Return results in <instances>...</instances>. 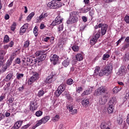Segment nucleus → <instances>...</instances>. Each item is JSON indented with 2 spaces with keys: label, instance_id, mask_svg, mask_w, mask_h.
Segmentation results:
<instances>
[{
  "label": "nucleus",
  "instance_id": "nucleus-45",
  "mask_svg": "<svg viewBox=\"0 0 129 129\" xmlns=\"http://www.w3.org/2000/svg\"><path fill=\"white\" fill-rule=\"evenodd\" d=\"M43 94H45V92L43 90H40L38 92V97H41V96H43Z\"/></svg>",
  "mask_w": 129,
  "mask_h": 129
},
{
  "label": "nucleus",
  "instance_id": "nucleus-2",
  "mask_svg": "<svg viewBox=\"0 0 129 129\" xmlns=\"http://www.w3.org/2000/svg\"><path fill=\"white\" fill-rule=\"evenodd\" d=\"M77 15H78V12L77 11L71 12L70 13V18L67 21V24H68V25H72V24H74V23H77V22H78V17L76 16Z\"/></svg>",
  "mask_w": 129,
  "mask_h": 129
},
{
  "label": "nucleus",
  "instance_id": "nucleus-58",
  "mask_svg": "<svg viewBox=\"0 0 129 129\" xmlns=\"http://www.w3.org/2000/svg\"><path fill=\"white\" fill-rule=\"evenodd\" d=\"M7 53V51L4 50H0V55H2L3 56H5Z\"/></svg>",
  "mask_w": 129,
  "mask_h": 129
},
{
  "label": "nucleus",
  "instance_id": "nucleus-51",
  "mask_svg": "<svg viewBox=\"0 0 129 129\" xmlns=\"http://www.w3.org/2000/svg\"><path fill=\"white\" fill-rule=\"evenodd\" d=\"M124 20L126 23V24H129V16L126 15L124 18Z\"/></svg>",
  "mask_w": 129,
  "mask_h": 129
},
{
  "label": "nucleus",
  "instance_id": "nucleus-11",
  "mask_svg": "<svg viewBox=\"0 0 129 129\" xmlns=\"http://www.w3.org/2000/svg\"><path fill=\"white\" fill-rule=\"evenodd\" d=\"M58 60H59V56L56 54H54L50 58V61L52 63H53V65H56Z\"/></svg>",
  "mask_w": 129,
  "mask_h": 129
},
{
  "label": "nucleus",
  "instance_id": "nucleus-62",
  "mask_svg": "<svg viewBox=\"0 0 129 129\" xmlns=\"http://www.w3.org/2000/svg\"><path fill=\"white\" fill-rule=\"evenodd\" d=\"M124 60L125 61H128L129 60V53H127V55H126V57L124 58Z\"/></svg>",
  "mask_w": 129,
  "mask_h": 129
},
{
  "label": "nucleus",
  "instance_id": "nucleus-27",
  "mask_svg": "<svg viewBox=\"0 0 129 129\" xmlns=\"http://www.w3.org/2000/svg\"><path fill=\"white\" fill-rule=\"evenodd\" d=\"M72 49L74 52H78V51H79V46L76 44H74L72 47Z\"/></svg>",
  "mask_w": 129,
  "mask_h": 129
},
{
  "label": "nucleus",
  "instance_id": "nucleus-36",
  "mask_svg": "<svg viewBox=\"0 0 129 129\" xmlns=\"http://www.w3.org/2000/svg\"><path fill=\"white\" fill-rule=\"evenodd\" d=\"M16 75V78L18 80H21L24 77L23 74L17 73Z\"/></svg>",
  "mask_w": 129,
  "mask_h": 129
},
{
  "label": "nucleus",
  "instance_id": "nucleus-16",
  "mask_svg": "<svg viewBox=\"0 0 129 129\" xmlns=\"http://www.w3.org/2000/svg\"><path fill=\"white\" fill-rule=\"evenodd\" d=\"M22 123L23 122L21 121L16 122L14 125L12 127V129H19Z\"/></svg>",
  "mask_w": 129,
  "mask_h": 129
},
{
  "label": "nucleus",
  "instance_id": "nucleus-64",
  "mask_svg": "<svg viewBox=\"0 0 129 129\" xmlns=\"http://www.w3.org/2000/svg\"><path fill=\"white\" fill-rule=\"evenodd\" d=\"M127 124H126V123H124L123 125V128L124 129H127Z\"/></svg>",
  "mask_w": 129,
  "mask_h": 129
},
{
  "label": "nucleus",
  "instance_id": "nucleus-40",
  "mask_svg": "<svg viewBox=\"0 0 129 129\" xmlns=\"http://www.w3.org/2000/svg\"><path fill=\"white\" fill-rule=\"evenodd\" d=\"M109 57H110L109 54L105 53L103 55L102 60H106L107 59H108V58H109Z\"/></svg>",
  "mask_w": 129,
  "mask_h": 129
},
{
  "label": "nucleus",
  "instance_id": "nucleus-17",
  "mask_svg": "<svg viewBox=\"0 0 129 129\" xmlns=\"http://www.w3.org/2000/svg\"><path fill=\"white\" fill-rule=\"evenodd\" d=\"M70 64V59L68 57L67 59H64L62 62V65L64 67H68V66H69Z\"/></svg>",
  "mask_w": 129,
  "mask_h": 129
},
{
  "label": "nucleus",
  "instance_id": "nucleus-61",
  "mask_svg": "<svg viewBox=\"0 0 129 129\" xmlns=\"http://www.w3.org/2000/svg\"><path fill=\"white\" fill-rule=\"evenodd\" d=\"M82 19L83 21L84 22V23H86V22H87V17H86L85 16H83L82 17Z\"/></svg>",
  "mask_w": 129,
  "mask_h": 129
},
{
  "label": "nucleus",
  "instance_id": "nucleus-56",
  "mask_svg": "<svg viewBox=\"0 0 129 129\" xmlns=\"http://www.w3.org/2000/svg\"><path fill=\"white\" fill-rule=\"evenodd\" d=\"M15 64H21V59L19 57H18L15 60Z\"/></svg>",
  "mask_w": 129,
  "mask_h": 129
},
{
  "label": "nucleus",
  "instance_id": "nucleus-18",
  "mask_svg": "<svg viewBox=\"0 0 129 129\" xmlns=\"http://www.w3.org/2000/svg\"><path fill=\"white\" fill-rule=\"evenodd\" d=\"M119 74L120 75H123V74H125L126 70L125 67L124 66H122L118 70Z\"/></svg>",
  "mask_w": 129,
  "mask_h": 129
},
{
  "label": "nucleus",
  "instance_id": "nucleus-63",
  "mask_svg": "<svg viewBox=\"0 0 129 129\" xmlns=\"http://www.w3.org/2000/svg\"><path fill=\"white\" fill-rule=\"evenodd\" d=\"M8 45L9 46V47H10V48H12V47L14 46V41H11L9 44H8Z\"/></svg>",
  "mask_w": 129,
  "mask_h": 129
},
{
  "label": "nucleus",
  "instance_id": "nucleus-9",
  "mask_svg": "<svg viewBox=\"0 0 129 129\" xmlns=\"http://www.w3.org/2000/svg\"><path fill=\"white\" fill-rule=\"evenodd\" d=\"M55 76L54 74H53V72H51L50 73V75L48 76L45 81L46 83H52V82H53L55 81V78H54Z\"/></svg>",
  "mask_w": 129,
  "mask_h": 129
},
{
  "label": "nucleus",
  "instance_id": "nucleus-49",
  "mask_svg": "<svg viewBox=\"0 0 129 129\" xmlns=\"http://www.w3.org/2000/svg\"><path fill=\"white\" fill-rule=\"evenodd\" d=\"M63 45H64V42L62 41H59L58 43V47L59 48H63Z\"/></svg>",
  "mask_w": 129,
  "mask_h": 129
},
{
  "label": "nucleus",
  "instance_id": "nucleus-53",
  "mask_svg": "<svg viewBox=\"0 0 129 129\" xmlns=\"http://www.w3.org/2000/svg\"><path fill=\"white\" fill-rule=\"evenodd\" d=\"M70 112H71L72 114H77V109H73Z\"/></svg>",
  "mask_w": 129,
  "mask_h": 129
},
{
  "label": "nucleus",
  "instance_id": "nucleus-39",
  "mask_svg": "<svg viewBox=\"0 0 129 129\" xmlns=\"http://www.w3.org/2000/svg\"><path fill=\"white\" fill-rule=\"evenodd\" d=\"M54 94L57 96V97H59L61 94H62V93L60 91H59V89H57L54 92Z\"/></svg>",
  "mask_w": 129,
  "mask_h": 129
},
{
  "label": "nucleus",
  "instance_id": "nucleus-38",
  "mask_svg": "<svg viewBox=\"0 0 129 129\" xmlns=\"http://www.w3.org/2000/svg\"><path fill=\"white\" fill-rule=\"evenodd\" d=\"M100 127L101 129H105V128H106V127H108V126H107V123L102 122V123H101V124L100 125Z\"/></svg>",
  "mask_w": 129,
  "mask_h": 129
},
{
  "label": "nucleus",
  "instance_id": "nucleus-33",
  "mask_svg": "<svg viewBox=\"0 0 129 129\" xmlns=\"http://www.w3.org/2000/svg\"><path fill=\"white\" fill-rule=\"evenodd\" d=\"M99 73H100V67H96L94 71V74L95 75H99Z\"/></svg>",
  "mask_w": 129,
  "mask_h": 129
},
{
  "label": "nucleus",
  "instance_id": "nucleus-30",
  "mask_svg": "<svg viewBox=\"0 0 129 129\" xmlns=\"http://www.w3.org/2000/svg\"><path fill=\"white\" fill-rule=\"evenodd\" d=\"M60 119V116L57 114L55 116L51 118V120L53 121V122H55V121H58Z\"/></svg>",
  "mask_w": 129,
  "mask_h": 129
},
{
  "label": "nucleus",
  "instance_id": "nucleus-12",
  "mask_svg": "<svg viewBox=\"0 0 129 129\" xmlns=\"http://www.w3.org/2000/svg\"><path fill=\"white\" fill-rule=\"evenodd\" d=\"M16 55V53H13L11 55L10 59H8L7 62V67L6 69H7V67H10L11 65H12V63H13V61L14 59H15V56Z\"/></svg>",
  "mask_w": 129,
  "mask_h": 129
},
{
  "label": "nucleus",
  "instance_id": "nucleus-57",
  "mask_svg": "<svg viewBox=\"0 0 129 129\" xmlns=\"http://www.w3.org/2000/svg\"><path fill=\"white\" fill-rule=\"evenodd\" d=\"M83 90V89L82 88V87H79L78 88H77V92H78V93H80L81 91H82Z\"/></svg>",
  "mask_w": 129,
  "mask_h": 129
},
{
  "label": "nucleus",
  "instance_id": "nucleus-41",
  "mask_svg": "<svg viewBox=\"0 0 129 129\" xmlns=\"http://www.w3.org/2000/svg\"><path fill=\"white\" fill-rule=\"evenodd\" d=\"M29 46H30V40H28L24 42V47L28 48Z\"/></svg>",
  "mask_w": 129,
  "mask_h": 129
},
{
  "label": "nucleus",
  "instance_id": "nucleus-22",
  "mask_svg": "<svg viewBox=\"0 0 129 129\" xmlns=\"http://www.w3.org/2000/svg\"><path fill=\"white\" fill-rule=\"evenodd\" d=\"M92 92V89L89 88L88 90L85 91L81 95L82 96H84L85 95H89Z\"/></svg>",
  "mask_w": 129,
  "mask_h": 129
},
{
  "label": "nucleus",
  "instance_id": "nucleus-24",
  "mask_svg": "<svg viewBox=\"0 0 129 129\" xmlns=\"http://www.w3.org/2000/svg\"><path fill=\"white\" fill-rule=\"evenodd\" d=\"M76 58L77 61H82L83 60V55L81 53H78L76 55Z\"/></svg>",
  "mask_w": 129,
  "mask_h": 129
},
{
  "label": "nucleus",
  "instance_id": "nucleus-47",
  "mask_svg": "<svg viewBox=\"0 0 129 129\" xmlns=\"http://www.w3.org/2000/svg\"><path fill=\"white\" fill-rule=\"evenodd\" d=\"M23 64H22V66L23 67H24V68H27V67H28V66H29V63H28V62L25 61V60H23Z\"/></svg>",
  "mask_w": 129,
  "mask_h": 129
},
{
  "label": "nucleus",
  "instance_id": "nucleus-31",
  "mask_svg": "<svg viewBox=\"0 0 129 129\" xmlns=\"http://www.w3.org/2000/svg\"><path fill=\"white\" fill-rule=\"evenodd\" d=\"M39 29H38V27L35 26L33 29V33L34 34V36L35 37H37L38 35H39Z\"/></svg>",
  "mask_w": 129,
  "mask_h": 129
},
{
  "label": "nucleus",
  "instance_id": "nucleus-23",
  "mask_svg": "<svg viewBox=\"0 0 129 129\" xmlns=\"http://www.w3.org/2000/svg\"><path fill=\"white\" fill-rule=\"evenodd\" d=\"M41 74L40 72H32V77H34L36 80H38L39 79V76Z\"/></svg>",
  "mask_w": 129,
  "mask_h": 129
},
{
  "label": "nucleus",
  "instance_id": "nucleus-59",
  "mask_svg": "<svg viewBox=\"0 0 129 129\" xmlns=\"http://www.w3.org/2000/svg\"><path fill=\"white\" fill-rule=\"evenodd\" d=\"M31 126V124L30 123H28L26 125H25L24 126H23L22 127V129H27L28 128V127H29V126Z\"/></svg>",
  "mask_w": 129,
  "mask_h": 129
},
{
  "label": "nucleus",
  "instance_id": "nucleus-46",
  "mask_svg": "<svg viewBox=\"0 0 129 129\" xmlns=\"http://www.w3.org/2000/svg\"><path fill=\"white\" fill-rule=\"evenodd\" d=\"M123 121V120H122V118L120 117L117 118V123H118V124H121Z\"/></svg>",
  "mask_w": 129,
  "mask_h": 129
},
{
  "label": "nucleus",
  "instance_id": "nucleus-43",
  "mask_svg": "<svg viewBox=\"0 0 129 129\" xmlns=\"http://www.w3.org/2000/svg\"><path fill=\"white\" fill-rule=\"evenodd\" d=\"M42 123H43V121L41 119L40 120H37L36 122L35 125H36V126L38 127V126H40V125H41V124H42Z\"/></svg>",
  "mask_w": 129,
  "mask_h": 129
},
{
  "label": "nucleus",
  "instance_id": "nucleus-54",
  "mask_svg": "<svg viewBox=\"0 0 129 129\" xmlns=\"http://www.w3.org/2000/svg\"><path fill=\"white\" fill-rule=\"evenodd\" d=\"M91 10V7H87L86 9H83V12L84 13H87L88 12H89Z\"/></svg>",
  "mask_w": 129,
  "mask_h": 129
},
{
  "label": "nucleus",
  "instance_id": "nucleus-6",
  "mask_svg": "<svg viewBox=\"0 0 129 129\" xmlns=\"http://www.w3.org/2000/svg\"><path fill=\"white\" fill-rule=\"evenodd\" d=\"M106 90H107V89H106L105 87L101 86L95 91L94 95L99 96L101 95L102 93H105Z\"/></svg>",
  "mask_w": 129,
  "mask_h": 129
},
{
  "label": "nucleus",
  "instance_id": "nucleus-4",
  "mask_svg": "<svg viewBox=\"0 0 129 129\" xmlns=\"http://www.w3.org/2000/svg\"><path fill=\"white\" fill-rule=\"evenodd\" d=\"M113 66L111 64H108L106 66L103 70L100 71L99 76H103V75H108L110 72L112 71Z\"/></svg>",
  "mask_w": 129,
  "mask_h": 129
},
{
  "label": "nucleus",
  "instance_id": "nucleus-29",
  "mask_svg": "<svg viewBox=\"0 0 129 129\" xmlns=\"http://www.w3.org/2000/svg\"><path fill=\"white\" fill-rule=\"evenodd\" d=\"M66 88L64 85L61 84L57 88V89L59 90V91H60L61 93L65 90V89Z\"/></svg>",
  "mask_w": 129,
  "mask_h": 129
},
{
  "label": "nucleus",
  "instance_id": "nucleus-15",
  "mask_svg": "<svg viewBox=\"0 0 129 129\" xmlns=\"http://www.w3.org/2000/svg\"><path fill=\"white\" fill-rule=\"evenodd\" d=\"M117 102L116 98L115 97H112L110 98L109 102L108 103V105H112L114 106V105H115Z\"/></svg>",
  "mask_w": 129,
  "mask_h": 129
},
{
  "label": "nucleus",
  "instance_id": "nucleus-19",
  "mask_svg": "<svg viewBox=\"0 0 129 129\" xmlns=\"http://www.w3.org/2000/svg\"><path fill=\"white\" fill-rule=\"evenodd\" d=\"M49 16L48 13H42L41 15L39 17V21H42L44 19H46Z\"/></svg>",
  "mask_w": 129,
  "mask_h": 129
},
{
  "label": "nucleus",
  "instance_id": "nucleus-13",
  "mask_svg": "<svg viewBox=\"0 0 129 129\" xmlns=\"http://www.w3.org/2000/svg\"><path fill=\"white\" fill-rule=\"evenodd\" d=\"M107 101V97L106 96H103V97H101L99 101V103L101 104V105H104L106 103V102Z\"/></svg>",
  "mask_w": 129,
  "mask_h": 129
},
{
  "label": "nucleus",
  "instance_id": "nucleus-42",
  "mask_svg": "<svg viewBox=\"0 0 129 129\" xmlns=\"http://www.w3.org/2000/svg\"><path fill=\"white\" fill-rule=\"evenodd\" d=\"M67 83L68 85H72L74 83V81H73V80L72 79H69L67 80Z\"/></svg>",
  "mask_w": 129,
  "mask_h": 129
},
{
  "label": "nucleus",
  "instance_id": "nucleus-7",
  "mask_svg": "<svg viewBox=\"0 0 129 129\" xmlns=\"http://www.w3.org/2000/svg\"><path fill=\"white\" fill-rule=\"evenodd\" d=\"M101 33V31H100V30L98 31V32L95 35L94 37L90 40L91 45H94L96 42H97V40H98L100 37Z\"/></svg>",
  "mask_w": 129,
  "mask_h": 129
},
{
  "label": "nucleus",
  "instance_id": "nucleus-50",
  "mask_svg": "<svg viewBox=\"0 0 129 129\" xmlns=\"http://www.w3.org/2000/svg\"><path fill=\"white\" fill-rule=\"evenodd\" d=\"M129 46V44L128 43H126L121 48V50H124L125 49H126V48H128Z\"/></svg>",
  "mask_w": 129,
  "mask_h": 129
},
{
  "label": "nucleus",
  "instance_id": "nucleus-28",
  "mask_svg": "<svg viewBox=\"0 0 129 129\" xmlns=\"http://www.w3.org/2000/svg\"><path fill=\"white\" fill-rule=\"evenodd\" d=\"M109 106L107 108L108 113L110 114L113 112V106L111 105H108Z\"/></svg>",
  "mask_w": 129,
  "mask_h": 129
},
{
  "label": "nucleus",
  "instance_id": "nucleus-37",
  "mask_svg": "<svg viewBox=\"0 0 129 129\" xmlns=\"http://www.w3.org/2000/svg\"><path fill=\"white\" fill-rule=\"evenodd\" d=\"M42 114H43V111L41 110H38L35 112V115L36 116H37V117L42 116Z\"/></svg>",
  "mask_w": 129,
  "mask_h": 129
},
{
  "label": "nucleus",
  "instance_id": "nucleus-52",
  "mask_svg": "<svg viewBox=\"0 0 129 129\" xmlns=\"http://www.w3.org/2000/svg\"><path fill=\"white\" fill-rule=\"evenodd\" d=\"M86 28V25L82 26V27H80V32H81V33H82V32H83V31H84V30H85Z\"/></svg>",
  "mask_w": 129,
  "mask_h": 129
},
{
  "label": "nucleus",
  "instance_id": "nucleus-1",
  "mask_svg": "<svg viewBox=\"0 0 129 129\" xmlns=\"http://www.w3.org/2000/svg\"><path fill=\"white\" fill-rule=\"evenodd\" d=\"M62 21H63V19L61 18L60 15H58L56 18L55 19L54 21H53L51 23V26H57V25H59L58 26L57 31L60 33L61 31H63V23H62Z\"/></svg>",
  "mask_w": 129,
  "mask_h": 129
},
{
  "label": "nucleus",
  "instance_id": "nucleus-10",
  "mask_svg": "<svg viewBox=\"0 0 129 129\" xmlns=\"http://www.w3.org/2000/svg\"><path fill=\"white\" fill-rule=\"evenodd\" d=\"M29 107L30 110L35 111V110L38 108V104L34 101H30Z\"/></svg>",
  "mask_w": 129,
  "mask_h": 129
},
{
  "label": "nucleus",
  "instance_id": "nucleus-44",
  "mask_svg": "<svg viewBox=\"0 0 129 129\" xmlns=\"http://www.w3.org/2000/svg\"><path fill=\"white\" fill-rule=\"evenodd\" d=\"M27 29L23 27H22L20 29V35H23L24 33H26V30Z\"/></svg>",
  "mask_w": 129,
  "mask_h": 129
},
{
  "label": "nucleus",
  "instance_id": "nucleus-35",
  "mask_svg": "<svg viewBox=\"0 0 129 129\" xmlns=\"http://www.w3.org/2000/svg\"><path fill=\"white\" fill-rule=\"evenodd\" d=\"M10 42V37L8 35H5L4 38L3 42L4 43H9Z\"/></svg>",
  "mask_w": 129,
  "mask_h": 129
},
{
  "label": "nucleus",
  "instance_id": "nucleus-20",
  "mask_svg": "<svg viewBox=\"0 0 129 129\" xmlns=\"http://www.w3.org/2000/svg\"><path fill=\"white\" fill-rule=\"evenodd\" d=\"M82 104L83 106H85V107H87L88 105H89V99H85L82 101Z\"/></svg>",
  "mask_w": 129,
  "mask_h": 129
},
{
  "label": "nucleus",
  "instance_id": "nucleus-32",
  "mask_svg": "<svg viewBox=\"0 0 129 129\" xmlns=\"http://www.w3.org/2000/svg\"><path fill=\"white\" fill-rule=\"evenodd\" d=\"M49 119H50V116H46L41 118V120L42 121L43 124L46 123V122H47Z\"/></svg>",
  "mask_w": 129,
  "mask_h": 129
},
{
  "label": "nucleus",
  "instance_id": "nucleus-34",
  "mask_svg": "<svg viewBox=\"0 0 129 129\" xmlns=\"http://www.w3.org/2000/svg\"><path fill=\"white\" fill-rule=\"evenodd\" d=\"M121 88H122V87H115L113 88V91L114 93H117V92H119L120 90H121Z\"/></svg>",
  "mask_w": 129,
  "mask_h": 129
},
{
  "label": "nucleus",
  "instance_id": "nucleus-26",
  "mask_svg": "<svg viewBox=\"0 0 129 129\" xmlns=\"http://www.w3.org/2000/svg\"><path fill=\"white\" fill-rule=\"evenodd\" d=\"M75 105L74 104H70L67 106V108L69 110L70 112L73 109H74Z\"/></svg>",
  "mask_w": 129,
  "mask_h": 129
},
{
  "label": "nucleus",
  "instance_id": "nucleus-3",
  "mask_svg": "<svg viewBox=\"0 0 129 129\" xmlns=\"http://www.w3.org/2000/svg\"><path fill=\"white\" fill-rule=\"evenodd\" d=\"M62 6H64V4L58 2L55 0L52 1L47 4L48 8L51 9H59V8H61Z\"/></svg>",
  "mask_w": 129,
  "mask_h": 129
},
{
  "label": "nucleus",
  "instance_id": "nucleus-55",
  "mask_svg": "<svg viewBox=\"0 0 129 129\" xmlns=\"http://www.w3.org/2000/svg\"><path fill=\"white\" fill-rule=\"evenodd\" d=\"M5 98H6V95L2 94L0 96V102H2V101H3V100H4V99H5Z\"/></svg>",
  "mask_w": 129,
  "mask_h": 129
},
{
  "label": "nucleus",
  "instance_id": "nucleus-21",
  "mask_svg": "<svg viewBox=\"0 0 129 129\" xmlns=\"http://www.w3.org/2000/svg\"><path fill=\"white\" fill-rule=\"evenodd\" d=\"M37 79H35L34 77H31L30 79H29L28 81V85H31V84H33L36 81Z\"/></svg>",
  "mask_w": 129,
  "mask_h": 129
},
{
  "label": "nucleus",
  "instance_id": "nucleus-25",
  "mask_svg": "<svg viewBox=\"0 0 129 129\" xmlns=\"http://www.w3.org/2000/svg\"><path fill=\"white\" fill-rule=\"evenodd\" d=\"M13 74H9L5 78V80L7 82H9L13 78Z\"/></svg>",
  "mask_w": 129,
  "mask_h": 129
},
{
  "label": "nucleus",
  "instance_id": "nucleus-60",
  "mask_svg": "<svg viewBox=\"0 0 129 129\" xmlns=\"http://www.w3.org/2000/svg\"><path fill=\"white\" fill-rule=\"evenodd\" d=\"M67 99H68L69 100H71V101L73 100V99L72 98V97H71V96H70V95L69 94L67 95Z\"/></svg>",
  "mask_w": 129,
  "mask_h": 129
},
{
  "label": "nucleus",
  "instance_id": "nucleus-14",
  "mask_svg": "<svg viewBox=\"0 0 129 129\" xmlns=\"http://www.w3.org/2000/svg\"><path fill=\"white\" fill-rule=\"evenodd\" d=\"M107 28L108 26L107 24H104L102 26L101 28V35L102 36H104L106 34V31H107Z\"/></svg>",
  "mask_w": 129,
  "mask_h": 129
},
{
  "label": "nucleus",
  "instance_id": "nucleus-8",
  "mask_svg": "<svg viewBox=\"0 0 129 129\" xmlns=\"http://www.w3.org/2000/svg\"><path fill=\"white\" fill-rule=\"evenodd\" d=\"M27 62H29L30 64H40V60L39 59L32 56L27 58Z\"/></svg>",
  "mask_w": 129,
  "mask_h": 129
},
{
  "label": "nucleus",
  "instance_id": "nucleus-5",
  "mask_svg": "<svg viewBox=\"0 0 129 129\" xmlns=\"http://www.w3.org/2000/svg\"><path fill=\"white\" fill-rule=\"evenodd\" d=\"M46 52H47V50L36 51L35 53L36 56L37 57L40 56L37 59L39 61H44V60H45L47 57V54H46Z\"/></svg>",
  "mask_w": 129,
  "mask_h": 129
},
{
  "label": "nucleus",
  "instance_id": "nucleus-48",
  "mask_svg": "<svg viewBox=\"0 0 129 129\" xmlns=\"http://www.w3.org/2000/svg\"><path fill=\"white\" fill-rule=\"evenodd\" d=\"M16 26H17V24L15 22L13 23L12 25L11 29L13 31V32H14L16 29Z\"/></svg>",
  "mask_w": 129,
  "mask_h": 129
}]
</instances>
